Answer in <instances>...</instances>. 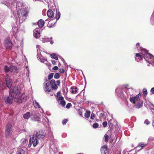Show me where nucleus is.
I'll return each mask as SVG.
<instances>
[{
    "mask_svg": "<svg viewBox=\"0 0 154 154\" xmlns=\"http://www.w3.org/2000/svg\"><path fill=\"white\" fill-rule=\"evenodd\" d=\"M14 97L15 100L18 103H21L23 100H26L27 97L25 94H21L20 89L17 87H15L10 89L9 96L5 98L7 103L11 104L13 102V98Z\"/></svg>",
    "mask_w": 154,
    "mask_h": 154,
    "instance_id": "nucleus-1",
    "label": "nucleus"
},
{
    "mask_svg": "<svg viewBox=\"0 0 154 154\" xmlns=\"http://www.w3.org/2000/svg\"><path fill=\"white\" fill-rule=\"evenodd\" d=\"M20 4V5H21V3H19L17 5V15L18 17V20L19 22L20 23H22L23 21L25 19L26 17L27 14V11L24 9H20L19 8V6L18 5Z\"/></svg>",
    "mask_w": 154,
    "mask_h": 154,
    "instance_id": "nucleus-2",
    "label": "nucleus"
},
{
    "mask_svg": "<svg viewBox=\"0 0 154 154\" xmlns=\"http://www.w3.org/2000/svg\"><path fill=\"white\" fill-rule=\"evenodd\" d=\"M141 96V94L139 93L136 96L130 97V100L131 102L134 104H137L135 105V106L138 109L141 107L143 105V102L140 99Z\"/></svg>",
    "mask_w": 154,
    "mask_h": 154,
    "instance_id": "nucleus-3",
    "label": "nucleus"
},
{
    "mask_svg": "<svg viewBox=\"0 0 154 154\" xmlns=\"http://www.w3.org/2000/svg\"><path fill=\"white\" fill-rule=\"evenodd\" d=\"M13 131L12 124L10 123H8L6 126L5 130V135L7 138L10 137Z\"/></svg>",
    "mask_w": 154,
    "mask_h": 154,
    "instance_id": "nucleus-4",
    "label": "nucleus"
},
{
    "mask_svg": "<svg viewBox=\"0 0 154 154\" xmlns=\"http://www.w3.org/2000/svg\"><path fill=\"white\" fill-rule=\"evenodd\" d=\"M43 88L45 91L46 92H50L51 88L50 82L46 80L43 84Z\"/></svg>",
    "mask_w": 154,
    "mask_h": 154,
    "instance_id": "nucleus-5",
    "label": "nucleus"
},
{
    "mask_svg": "<svg viewBox=\"0 0 154 154\" xmlns=\"http://www.w3.org/2000/svg\"><path fill=\"white\" fill-rule=\"evenodd\" d=\"M50 82L51 88L52 90L57 89L58 88L57 86L59 85L60 82L59 80L56 81L54 79L51 80Z\"/></svg>",
    "mask_w": 154,
    "mask_h": 154,
    "instance_id": "nucleus-6",
    "label": "nucleus"
},
{
    "mask_svg": "<svg viewBox=\"0 0 154 154\" xmlns=\"http://www.w3.org/2000/svg\"><path fill=\"white\" fill-rule=\"evenodd\" d=\"M39 140L36 137L35 135H33L32 138L31 137L29 140V142L31 144L32 142L33 144V146L34 147H35L39 143Z\"/></svg>",
    "mask_w": 154,
    "mask_h": 154,
    "instance_id": "nucleus-7",
    "label": "nucleus"
},
{
    "mask_svg": "<svg viewBox=\"0 0 154 154\" xmlns=\"http://www.w3.org/2000/svg\"><path fill=\"white\" fill-rule=\"evenodd\" d=\"M46 134L44 131H39L37 132L35 136L39 140L43 139L45 136Z\"/></svg>",
    "mask_w": 154,
    "mask_h": 154,
    "instance_id": "nucleus-8",
    "label": "nucleus"
},
{
    "mask_svg": "<svg viewBox=\"0 0 154 154\" xmlns=\"http://www.w3.org/2000/svg\"><path fill=\"white\" fill-rule=\"evenodd\" d=\"M5 82L7 87L8 88L10 89L12 86V82L8 74L6 75L5 76Z\"/></svg>",
    "mask_w": 154,
    "mask_h": 154,
    "instance_id": "nucleus-9",
    "label": "nucleus"
},
{
    "mask_svg": "<svg viewBox=\"0 0 154 154\" xmlns=\"http://www.w3.org/2000/svg\"><path fill=\"white\" fill-rule=\"evenodd\" d=\"M4 44L7 49H11L12 46V44L9 38H7L4 41Z\"/></svg>",
    "mask_w": 154,
    "mask_h": 154,
    "instance_id": "nucleus-10",
    "label": "nucleus"
},
{
    "mask_svg": "<svg viewBox=\"0 0 154 154\" xmlns=\"http://www.w3.org/2000/svg\"><path fill=\"white\" fill-rule=\"evenodd\" d=\"M79 89L75 86H72L69 90L70 93L73 94H76L78 92Z\"/></svg>",
    "mask_w": 154,
    "mask_h": 154,
    "instance_id": "nucleus-11",
    "label": "nucleus"
},
{
    "mask_svg": "<svg viewBox=\"0 0 154 154\" xmlns=\"http://www.w3.org/2000/svg\"><path fill=\"white\" fill-rule=\"evenodd\" d=\"M100 151L102 154H108L107 146L105 145L103 146L101 148Z\"/></svg>",
    "mask_w": 154,
    "mask_h": 154,
    "instance_id": "nucleus-12",
    "label": "nucleus"
},
{
    "mask_svg": "<svg viewBox=\"0 0 154 154\" xmlns=\"http://www.w3.org/2000/svg\"><path fill=\"white\" fill-rule=\"evenodd\" d=\"M58 103L63 106H64L66 104V102L64 100L63 97L61 96L59 97L57 100Z\"/></svg>",
    "mask_w": 154,
    "mask_h": 154,
    "instance_id": "nucleus-13",
    "label": "nucleus"
},
{
    "mask_svg": "<svg viewBox=\"0 0 154 154\" xmlns=\"http://www.w3.org/2000/svg\"><path fill=\"white\" fill-rule=\"evenodd\" d=\"M38 29H36L33 31L34 36L36 38H38L40 37V33L38 30Z\"/></svg>",
    "mask_w": 154,
    "mask_h": 154,
    "instance_id": "nucleus-14",
    "label": "nucleus"
},
{
    "mask_svg": "<svg viewBox=\"0 0 154 154\" xmlns=\"http://www.w3.org/2000/svg\"><path fill=\"white\" fill-rule=\"evenodd\" d=\"M10 71L14 74H16L17 73V67L14 66H11L10 67Z\"/></svg>",
    "mask_w": 154,
    "mask_h": 154,
    "instance_id": "nucleus-15",
    "label": "nucleus"
},
{
    "mask_svg": "<svg viewBox=\"0 0 154 154\" xmlns=\"http://www.w3.org/2000/svg\"><path fill=\"white\" fill-rule=\"evenodd\" d=\"M144 58L146 60V59H151L152 58H154L153 56L151 54L148 53H145L144 54Z\"/></svg>",
    "mask_w": 154,
    "mask_h": 154,
    "instance_id": "nucleus-16",
    "label": "nucleus"
},
{
    "mask_svg": "<svg viewBox=\"0 0 154 154\" xmlns=\"http://www.w3.org/2000/svg\"><path fill=\"white\" fill-rule=\"evenodd\" d=\"M48 16L51 18H53L54 16V13L53 11L51 9L48 10L47 12Z\"/></svg>",
    "mask_w": 154,
    "mask_h": 154,
    "instance_id": "nucleus-17",
    "label": "nucleus"
},
{
    "mask_svg": "<svg viewBox=\"0 0 154 154\" xmlns=\"http://www.w3.org/2000/svg\"><path fill=\"white\" fill-rule=\"evenodd\" d=\"M143 59V57L139 53L136 54V57L135 59L136 61L139 62L140 60H142Z\"/></svg>",
    "mask_w": 154,
    "mask_h": 154,
    "instance_id": "nucleus-18",
    "label": "nucleus"
},
{
    "mask_svg": "<svg viewBox=\"0 0 154 154\" xmlns=\"http://www.w3.org/2000/svg\"><path fill=\"white\" fill-rule=\"evenodd\" d=\"M44 24V21L42 19L39 20L38 22V26L40 27H42L43 26Z\"/></svg>",
    "mask_w": 154,
    "mask_h": 154,
    "instance_id": "nucleus-19",
    "label": "nucleus"
},
{
    "mask_svg": "<svg viewBox=\"0 0 154 154\" xmlns=\"http://www.w3.org/2000/svg\"><path fill=\"white\" fill-rule=\"evenodd\" d=\"M147 145V144L144 143L143 142H141L138 144V145L137 147L139 148H140V147H141V148L140 149H141L145 147Z\"/></svg>",
    "mask_w": 154,
    "mask_h": 154,
    "instance_id": "nucleus-20",
    "label": "nucleus"
},
{
    "mask_svg": "<svg viewBox=\"0 0 154 154\" xmlns=\"http://www.w3.org/2000/svg\"><path fill=\"white\" fill-rule=\"evenodd\" d=\"M33 103L35 107L37 108H39L40 107V106L38 103L37 102L36 100H34L33 101Z\"/></svg>",
    "mask_w": 154,
    "mask_h": 154,
    "instance_id": "nucleus-21",
    "label": "nucleus"
},
{
    "mask_svg": "<svg viewBox=\"0 0 154 154\" xmlns=\"http://www.w3.org/2000/svg\"><path fill=\"white\" fill-rule=\"evenodd\" d=\"M12 32L13 33V34H12L13 35L15 36L16 33L18 32L17 28L16 27H12Z\"/></svg>",
    "mask_w": 154,
    "mask_h": 154,
    "instance_id": "nucleus-22",
    "label": "nucleus"
},
{
    "mask_svg": "<svg viewBox=\"0 0 154 154\" xmlns=\"http://www.w3.org/2000/svg\"><path fill=\"white\" fill-rule=\"evenodd\" d=\"M30 116V113L29 112H27L26 114H24L23 116V118L26 119H28Z\"/></svg>",
    "mask_w": 154,
    "mask_h": 154,
    "instance_id": "nucleus-23",
    "label": "nucleus"
},
{
    "mask_svg": "<svg viewBox=\"0 0 154 154\" xmlns=\"http://www.w3.org/2000/svg\"><path fill=\"white\" fill-rule=\"evenodd\" d=\"M55 22L54 23H52L51 21H50L48 24V26L50 28H51L52 26H55Z\"/></svg>",
    "mask_w": 154,
    "mask_h": 154,
    "instance_id": "nucleus-24",
    "label": "nucleus"
},
{
    "mask_svg": "<svg viewBox=\"0 0 154 154\" xmlns=\"http://www.w3.org/2000/svg\"><path fill=\"white\" fill-rule=\"evenodd\" d=\"M91 112L90 111H86L85 113V116L86 118H88L90 115Z\"/></svg>",
    "mask_w": 154,
    "mask_h": 154,
    "instance_id": "nucleus-25",
    "label": "nucleus"
},
{
    "mask_svg": "<svg viewBox=\"0 0 154 154\" xmlns=\"http://www.w3.org/2000/svg\"><path fill=\"white\" fill-rule=\"evenodd\" d=\"M51 57L52 58L56 60H57L58 58L57 55H56L54 54H51Z\"/></svg>",
    "mask_w": 154,
    "mask_h": 154,
    "instance_id": "nucleus-26",
    "label": "nucleus"
},
{
    "mask_svg": "<svg viewBox=\"0 0 154 154\" xmlns=\"http://www.w3.org/2000/svg\"><path fill=\"white\" fill-rule=\"evenodd\" d=\"M60 13L58 12H57V11L56 10V21H57L60 18Z\"/></svg>",
    "mask_w": 154,
    "mask_h": 154,
    "instance_id": "nucleus-27",
    "label": "nucleus"
},
{
    "mask_svg": "<svg viewBox=\"0 0 154 154\" xmlns=\"http://www.w3.org/2000/svg\"><path fill=\"white\" fill-rule=\"evenodd\" d=\"M51 38H42L41 41L43 42H49Z\"/></svg>",
    "mask_w": 154,
    "mask_h": 154,
    "instance_id": "nucleus-28",
    "label": "nucleus"
},
{
    "mask_svg": "<svg viewBox=\"0 0 154 154\" xmlns=\"http://www.w3.org/2000/svg\"><path fill=\"white\" fill-rule=\"evenodd\" d=\"M140 50L141 51V53L143 55L145 53H148V51L145 49H144L142 48Z\"/></svg>",
    "mask_w": 154,
    "mask_h": 154,
    "instance_id": "nucleus-29",
    "label": "nucleus"
},
{
    "mask_svg": "<svg viewBox=\"0 0 154 154\" xmlns=\"http://www.w3.org/2000/svg\"><path fill=\"white\" fill-rule=\"evenodd\" d=\"M18 152V154H26V153L25 151L23 149L19 150Z\"/></svg>",
    "mask_w": 154,
    "mask_h": 154,
    "instance_id": "nucleus-30",
    "label": "nucleus"
},
{
    "mask_svg": "<svg viewBox=\"0 0 154 154\" xmlns=\"http://www.w3.org/2000/svg\"><path fill=\"white\" fill-rule=\"evenodd\" d=\"M104 141L106 142H108L109 140V136L106 134H105L104 135Z\"/></svg>",
    "mask_w": 154,
    "mask_h": 154,
    "instance_id": "nucleus-31",
    "label": "nucleus"
},
{
    "mask_svg": "<svg viewBox=\"0 0 154 154\" xmlns=\"http://www.w3.org/2000/svg\"><path fill=\"white\" fill-rule=\"evenodd\" d=\"M10 68L8 67L7 66H5L4 67V70L6 72H8L10 71Z\"/></svg>",
    "mask_w": 154,
    "mask_h": 154,
    "instance_id": "nucleus-32",
    "label": "nucleus"
},
{
    "mask_svg": "<svg viewBox=\"0 0 154 154\" xmlns=\"http://www.w3.org/2000/svg\"><path fill=\"white\" fill-rule=\"evenodd\" d=\"M53 75H54L53 73H51L49 74L48 75V80L49 81V80L53 78Z\"/></svg>",
    "mask_w": 154,
    "mask_h": 154,
    "instance_id": "nucleus-33",
    "label": "nucleus"
},
{
    "mask_svg": "<svg viewBox=\"0 0 154 154\" xmlns=\"http://www.w3.org/2000/svg\"><path fill=\"white\" fill-rule=\"evenodd\" d=\"M60 76L59 73H55L54 75V78L56 79H58L59 78Z\"/></svg>",
    "mask_w": 154,
    "mask_h": 154,
    "instance_id": "nucleus-34",
    "label": "nucleus"
},
{
    "mask_svg": "<svg viewBox=\"0 0 154 154\" xmlns=\"http://www.w3.org/2000/svg\"><path fill=\"white\" fill-rule=\"evenodd\" d=\"M27 141V140L26 139H22L21 140V143L23 144H25L26 143Z\"/></svg>",
    "mask_w": 154,
    "mask_h": 154,
    "instance_id": "nucleus-35",
    "label": "nucleus"
},
{
    "mask_svg": "<svg viewBox=\"0 0 154 154\" xmlns=\"http://www.w3.org/2000/svg\"><path fill=\"white\" fill-rule=\"evenodd\" d=\"M99 127V125L97 123H94L93 125V127L94 128H97Z\"/></svg>",
    "mask_w": 154,
    "mask_h": 154,
    "instance_id": "nucleus-36",
    "label": "nucleus"
},
{
    "mask_svg": "<svg viewBox=\"0 0 154 154\" xmlns=\"http://www.w3.org/2000/svg\"><path fill=\"white\" fill-rule=\"evenodd\" d=\"M143 93L144 94V95L146 96L147 94V90L145 89H143Z\"/></svg>",
    "mask_w": 154,
    "mask_h": 154,
    "instance_id": "nucleus-37",
    "label": "nucleus"
},
{
    "mask_svg": "<svg viewBox=\"0 0 154 154\" xmlns=\"http://www.w3.org/2000/svg\"><path fill=\"white\" fill-rule=\"evenodd\" d=\"M136 46L138 50H140L142 48L140 46V43H137L136 44Z\"/></svg>",
    "mask_w": 154,
    "mask_h": 154,
    "instance_id": "nucleus-38",
    "label": "nucleus"
},
{
    "mask_svg": "<svg viewBox=\"0 0 154 154\" xmlns=\"http://www.w3.org/2000/svg\"><path fill=\"white\" fill-rule=\"evenodd\" d=\"M39 59L40 60L41 62L42 63H44L45 61H46V60L45 59V58H42L41 57H39Z\"/></svg>",
    "mask_w": 154,
    "mask_h": 154,
    "instance_id": "nucleus-39",
    "label": "nucleus"
},
{
    "mask_svg": "<svg viewBox=\"0 0 154 154\" xmlns=\"http://www.w3.org/2000/svg\"><path fill=\"white\" fill-rule=\"evenodd\" d=\"M67 122V119H64L62 121V124L63 125H65L66 124Z\"/></svg>",
    "mask_w": 154,
    "mask_h": 154,
    "instance_id": "nucleus-40",
    "label": "nucleus"
},
{
    "mask_svg": "<svg viewBox=\"0 0 154 154\" xmlns=\"http://www.w3.org/2000/svg\"><path fill=\"white\" fill-rule=\"evenodd\" d=\"M107 125V122L105 121L103 122V127H105Z\"/></svg>",
    "mask_w": 154,
    "mask_h": 154,
    "instance_id": "nucleus-41",
    "label": "nucleus"
},
{
    "mask_svg": "<svg viewBox=\"0 0 154 154\" xmlns=\"http://www.w3.org/2000/svg\"><path fill=\"white\" fill-rule=\"evenodd\" d=\"M12 0H4L3 2H2L3 3H5V2L6 3H10V2Z\"/></svg>",
    "mask_w": 154,
    "mask_h": 154,
    "instance_id": "nucleus-42",
    "label": "nucleus"
},
{
    "mask_svg": "<svg viewBox=\"0 0 154 154\" xmlns=\"http://www.w3.org/2000/svg\"><path fill=\"white\" fill-rule=\"evenodd\" d=\"M94 117H95V115H94V113L92 112V114L91 115V119L92 120H93L94 119Z\"/></svg>",
    "mask_w": 154,
    "mask_h": 154,
    "instance_id": "nucleus-43",
    "label": "nucleus"
},
{
    "mask_svg": "<svg viewBox=\"0 0 154 154\" xmlns=\"http://www.w3.org/2000/svg\"><path fill=\"white\" fill-rule=\"evenodd\" d=\"M60 96V92H58L57 93L56 97L57 98H58L59 97H61Z\"/></svg>",
    "mask_w": 154,
    "mask_h": 154,
    "instance_id": "nucleus-44",
    "label": "nucleus"
},
{
    "mask_svg": "<svg viewBox=\"0 0 154 154\" xmlns=\"http://www.w3.org/2000/svg\"><path fill=\"white\" fill-rule=\"evenodd\" d=\"M59 71L61 73H63L65 72L64 69H60L59 70Z\"/></svg>",
    "mask_w": 154,
    "mask_h": 154,
    "instance_id": "nucleus-45",
    "label": "nucleus"
},
{
    "mask_svg": "<svg viewBox=\"0 0 154 154\" xmlns=\"http://www.w3.org/2000/svg\"><path fill=\"white\" fill-rule=\"evenodd\" d=\"M58 69V67L57 66H55L53 67V69L54 70H56Z\"/></svg>",
    "mask_w": 154,
    "mask_h": 154,
    "instance_id": "nucleus-46",
    "label": "nucleus"
},
{
    "mask_svg": "<svg viewBox=\"0 0 154 154\" xmlns=\"http://www.w3.org/2000/svg\"><path fill=\"white\" fill-rule=\"evenodd\" d=\"M151 92L152 94H154V87L151 89Z\"/></svg>",
    "mask_w": 154,
    "mask_h": 154,
    "instance_id": "nucleus-47",
    "label": "nucleus"
},
{
    "mask_svg": "<svg viewBox=\"0 0 154 154\" xmlns=\"http://www.w3.org/2000/svg\"><path fill=\"white\" fill-rule=\"evenodd\" d=\"M51 62H52V64L54 65H56L57 64L56 61L54 60H52Z\"/></svg>",
    "mask_w": 154,
    "mask_h": 154,
    "instance_id": "nucleus-48",
    "label": "nucleus"
},
{
    "mask_svg": "<svg viewBox=\"0 0 154 154\" xmlns=\"http://www.w3.org/2000/svg\"><path fill=\"white\" fill-rule=\"evenodd\" d=\"M72 106V105L71 103H68V109L69 108L71 107Z\"/></svg>",
    "mask_w": 154,
    "mask_h": 154,
    "instance_id": "nucleus-49",
    "label": "nucleus"
},
{
    "mask_svg": "<svg viewBox=\"0 0 154 154\" xmlns=\"http://www.w3.org/2000/svg\"><path fill=\"white\" fill-rule=\"evenodd\" d=\"M50 38H51V39L49 41H50V43H51V44H52L54 43L53 41H52V37H51Z\"/></svg>",
    "mask_w": 154,
    "mask_h": 154,
    "instance_id": "nucleus-50",
    "label": "nucleus"
},
{
    "mask_svg": "<svg viewBox=\"0 0 154 154\" xmlns=\"http://www.w3.org/2000/svg\"><path fill=\"white\" fill-rule=\"evenodd\" d=\"M113 140L112 139H111V140H110V143H112V142L113 141Z\"/></svg>",
    "mask_w": 154,
    "mask_h": 154,
    "instance_id": "nucleus-51",
    "label": "nucleus"
},
{
    "mask_svg": "<svg viewBox=\"0 0 154 154\" xmlns=\"http://www.w3.org/2000/svg\"><path fill=\"white\" fill-rule=\"evenodd\" d=\"M152 125L153 126V125H154V119L153 120V121L152 122Z\"/></svg>",
    "mask_w": 154,
    "mask_h": 154,
    "instance_id": "nucleus-52",
    "label": "nucleus"
},
{
    "mask_svg": "<svg viewBox=\"0 0 154 154\" xmlns=\"http://www.w3.org/2000/svg\"><path fill=\"white\" fill-rule=\"evenodd\" d=\"M79 114H80V115H82V112H80L79 113Z\"/></svg>",
    "mask_w": 154,
    "mask_h": 154,
    "instance_id": "nucleus-53",
    "label": "nucleus"
},
{
    "mask_svg": "<svg viewBox=\"0 0 154 154\" xmlns=\"http://www.w3.org/2000/svg\"><path fill=\"white\" fill-rule=\"evenodd\" d=\"M35 24H36V23H32V25H35Z\"/></svg>",
    "mask_w": 154,
    "mask_h": 154,
    "instance_id": "nucleus-54",
    "label": "nucleus"
},
{
    "mask_svg": "<svg viewBox=\"0 0 154 154\" xmlns=\"http://www.w3.org/2000/svg\"><path fill=\"white\" fill-rule=\"evenodd\" d=\"M39 46V45H37V48H38Z\"/></svg>",
    "mask_w": 154,
    "mask_h": 154,
    "instance_id": "nucleus-55",
    "label": "nucleus"
},
{
    "mask_svg": "<svg viewBox=\"0 0 154 154\" xmlns=\"http://www.w3.org/2000/svg\"><path fill=\"white\" fill-rule=\"evenodd\" d=\"M67 107H68V106H67V104L66 105V108H67Z\"/></svg>",
    "mask_w": 154,
    "mask_h": 154,
    "instance_id": "nucleus-56",
    "label": "nucleus"
},
{
    "mask_svg": "<svg viewBox=\"0 0 154 154\" xmlns=\"http://www.w3.org/2000/svg\"><path fill=\"white\" fill-rule=\"evenodd\" d=\"M146 61H147V62H148L149 63H150V61H147V60H146Z\"/></svg>",
    "mask_w": 154,
    "mask_h": 154,
    "instance_id": "nucleus-57",
    "label": "nucleus"
},
{
    "mask_svg": "<svg viewBox=\"0 0 154 154\" xmlns=\"http://www.w3.org/2000/svg\"><path fill=\"white\" fill-rule=\"evenodd\" d=\"M23 131H26V130L25 129H24V130Z\"/></svg>",
    "mask_w": 154,
    "mask_h": 154,
    "instance_id": "nucleus-58",
    "label": "nucleus"
},
{
    "mask_svg": "<svg viewBox=\"0 0 154 154\" xmlns=\"http://www.w3.org/2000/svg\"><path fill=\"white\" fill-rule=\"evenodd\" d=\"M69 82H69H69H68V84H69Z\"/></svg>",
    "mask_w": 154,
    "mask_h": 154,
    "instance_id": "nucleus-59",
    "label": "nucleus"
},
{
    "mask_svg": "<svg viewBox=\"0 0 154 154\" xmlns=\"http://www.w3.org/2000/svg\"><path fill=\"white\" fill-rule=\"evenodd\" d=\"M41 109L42 110V111H43V109H42V108H41Z\"/></svg>",
    "mask_w": 154,
    "mask_h": 154,
    "instance_id": "nucleus-60",
    "label": "nucleus"
},
{
    "mask_svg": "<svg viewBox=\"0 0 154 154\" xmlns=\"http://www.w3.org/2000/svg\"><path fill=\"white\" fill-rule=\"evenodd\" d=\"M47 20H45V21H46Z\"/></svg>",
    "mask_w": 154,
    "mask_h": 154,
    "instance_id": "nucleus-61",
    "label": "nucleus"
},
{
    "mask_svg": "<svg viewBox=\"0 0 154 154\" xmlns=\"http://www.w3.org/2000/svg\"><path fill=\"white\" fill-rule=\"evenodd\" d=\"M1 90V89L0 88V91Z\"/></svg>",
    "mask_w": 154,
    "mask_h": 154,
    "instance_id": "nucleus-62",
    "label": "nucleus"
}]
</instances>
